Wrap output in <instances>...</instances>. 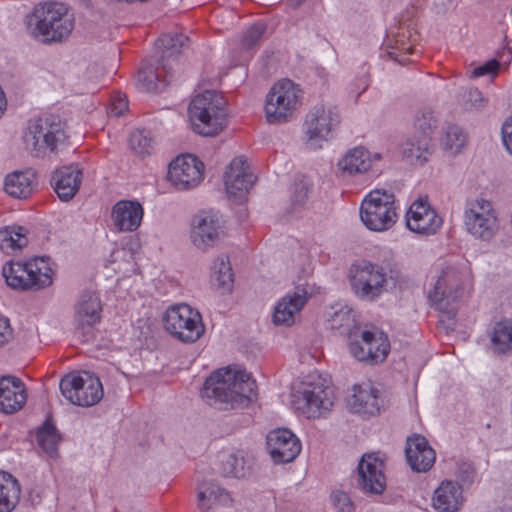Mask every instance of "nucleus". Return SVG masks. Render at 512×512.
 I'll list each match as a JSON object with an SVG mask.
<instances>
[{
	"label": "nucleus",
	"mask_w": 512,
	"mask_h": 512,
	"mask_svg": "<svg viewBox=\"0 0 512 512\" xmlns=\"http://www.w3.org/2000/svg\"><path fill=\"white\" fill-rule=\"evenodd\" d=\"M201 395L210 405L221 404L224 409L244 408L256 399V383L249 373L227 367L207 378Z\"/></svg>",
	"instance_id": "1"
},
{
	"label": "nucleus",
	"mask_w": 512,
	"mask_h": 512,
	"mask_svg": "<svg viewBox=\"0 0 512 512\" xmlns=\"http://www.w3.org/2000/svg\"><path fill=\"white\" fill-rule=\"evenodd\" d=\"M74 23V15L68 7L56 2L35 6L25 18L28 34L44 44L61 43L68 39Z\"/></svg>",
	"instance_id": "2"
},
{
	"label": "nucleus",
	"mask_w": 512,
	"mask_h": 512,
	"mask_svg": "<svg viewBox=\"0 0 512 512\" xmlns=\"http://www.w3.org/2000/svg\"><path fill=\"white\" fill-rule=\"evenodd\" d=\"M472 283L470 265L466 261L447 265L441 271L428 297L442 313L441 321L453 320L456 307L453 305L462 299Z\"/></svg>",
	"instance_id": "3"
},
{
	"label": "nucleus",
	"mask_w": 512,
	"mask_h": 512,
	"mask_svg": "<svg viewBox=\"0 0 512 512\" xmlns=\"http://www.w3.org/2000/svg\"><path fill=\"white\" fill-rule=\"evenodd\" d=\"M227 102L222 94L207 90L196 95L188 106L193 130L202 136H215L227 122Z\"/></svg>",
	"instance_id": "4"
},
{
	"label": "nucleus",
	"mask_w": 512,
	"mask_h": 512,
	"mask_svg": "<svg viewBox=\"0 0 512 512\" xmlns=\"http://www.w3.org/2000/svg\"><path fill=\"white\" fill-rule=\"evenodd\" d=\"M66 140L65 123L54 115L32 121L24 136L26 148L36 157L45 155L47 151H58Z\"/></svg>",
	"instance_id": "5"
},
{
	"label": "nucleus",
	"mask_w": 512,
	"mask_h": 512,
	"mask_svg": "<svg viewBox=\"0 0 512 512\" xmlns=\"http://www.w3.org/2000/svg\"><path fill=\"white\" fill-rule=\"evenodd\" d=\"M8 286L15 290H39L52 284L53 271L43 258L21 263L9 261L2 268Z\"/></svg>",
	"instance_id": "6"
},
{
	"label": "nucleus",
	"mask_w": 512,
	"mask_h": 512,
	"mask_svg": "<svg viewBox=\"0 0 512 512\" xmlns=\"http://www.w3.org/2000/svg\"><path fill=\"white\" fill-rule=\"evenodd\" d=\"M360 217L371 231L383 232L391 229L398 218L394 194L384 189L370 191L362 201Z\"/></svg>",
	"instance_id": "7"
},
{
	"label": "nucleus",
	"mask_w": 512,
	"mask_h": 512,
	"mask_svg": "<svg viewBox=\"0 0 512 512\" xmlns=\"http://www.w3.org/2000/svg\"><path fill=\"white\" fill-rule=\"evenodd\" d=\"M163 322L166 331L183 343H194L205 332L201 314L185 303L170 306L163 316Z\"/></svg>",
	"instance_id": "8"
},
{
	"label": "nucleus",
	"mask_w": 512,
	"mask_h": 512,
	"mask_svg": "<svg viewBox=\"0 0 512 512\" xmlns=\"http://www.w3.org/2000/svg\"><path fill=\"white\" fill-rule=\"evenodd\" d=\"M301 104V89L291 80L276 82L266 96L265 114L270 124L289 121Z\"/></svg>",
	"instance_id": "9"
},
{
	"label": "nucleus",
	"mask_w": 512,
	"mask_h": 512,
	"mask_svg": "<svg viewBox=\"0 0 512 512\" xmlns=\"http://www.w3.org/2000/svg\"><path fill=\"white\" fill-rule=\"evenodd\" d=\"M59 386L62 395L70 403L82 407L97 404L104 395L101 381L90 372L65 375Z\"/></svg>",
	"instance_id": "10"
},
{
	"label": "nucleus",
	"mask_w": 512,
	"mask_h": 512,
	"mask_svg": "<svg viewBox=\"0 0 512 512\" xmlns=\"http://www.w3.org/2000/svg\"><path fill=\"white\" fill-rule=\"evenodd\" d=\"M390 279L383 266L364 261L355 266L351 287L359 299L372 302L387 292Z\"/></svg>",
	"instance_id": "11"
},
{
	"label": "nucleus",
	"mask_w": 512,
	"mask_h": 512,
	"mask_svg": "<svg viewBox=\"0 0 512 512\" xmlns=\"http://www.w3.org/2000/svg\"><path fill=\"white\" fill-rule=\"evenodd\" d=\"M464 224L471 235L482 240H490L499 227L492 203L483 198L467 202Z\"/></svg>",
	"instance_id": "12"
},
{
	"label": "nucleus",
	"mask_w": 512,
	"mask_h": 512,
	"mask_svg": "<svg viewBox=\"0 0 512 512\" xmlns=\"http://www.w3.org/2000/svg\"><path fill=\"white\" fill-rule=\"evenodd\" d=\"M292 396L295 408L307 418L322 416L334 403L332 390L322 383H303Z\"/></svg>",
	"instance_id": "13"
},
{
	"label": "nucleus",
	"mask_w": 512,
	"mask_h": 512,
	"mask_svg": "<svg viewBox=\"0 0 512 512\" xmlns=\"http://www.w3.org/2000/svg\"><path fill=\"white\" fill-rule=\"evenodd\" d=\"M339 122V113L335 106H315L305 120L309 145L314 149L320 148V143L329 139L332 130Z\"/></svg>",
	"instance_id": "14"
},
{
	"label": "nucleus",
	"mask_w": 512,
	"mask_h": 512,
	"mask_svg": "<svg viewBox=\"0 0 512 512\" xmlns=\"http://www.w3.org/2000/svg\"><path fill=\"white\" fill-rule=\"evenodd\" d=\"M223 235L224 221L218 212L202 211L193 217L190 238L198 249L213 247Z\"/></svg>",
	"instance_id": "15"
},
{
	"label": "nucleus",
	"mask_w": 512,
	"mask_h": 512,
	"mask_svg": "<svg viewBox=\"0 0 512 512\" xmlns=\"http://www.w3.org/2000/svg\"><path fill=\"white\" fill-rule=\"evenodd\" d=\"M204 164L195 156H178L168 169V180L178 190L196 187L203 179Z\"/></svg>",
	"instance_id": "16"
},
{
	"label": "nucleus",
	"mask_w": 512,
	"mask_h": 512,
	"mask_svg": "<svg viewBox=\"0 0 512 512\" xmlns=\"http://www.w3.org/2000/svg\"><path fill=\"white\" fill-rule=\"evenodd\" d=\"M102 304L99 295L93 291L81 293L75 304L74 327L76 333L87 341L93 326L101 319Z\"/></svg>",
	"instance_id": "17"
},
{
	"label": "nucleus",
	"mask_w": 512,
	"mask_h": 512,
	"mask_svg": "<svg viewBox=\"0 0 512 512\" xmlns=\"http://www.w3.org/2000/svg\"><path fill=\"white\" fill-rule=\"evenodd\" d=\"M358 485L371 494H381L385 490L384 460L379 453L364 454L358 464Z\"/></svg>",
	"instance_id": "18"
},
{
	"label": "nucleus",
	"mask_w": 512,
	"mask_h": 512,
	"mask_svg": "<svg viewBox=\"0 0 512 512\" xmlns=\"http://www.w3.org/2000/svg\"><path fill=\"white\" fill-rule=\"evenodd\" d=\"M442 218L427 200L414 201L406 213L407 228L420 235H433L442 226Z\"/></svg>",
	"instance_id": "19"
},
{
	"label": "nucleus",
	"mask_w": 512,
	"mask_h": 512,
	"mask_svg": "<svg viewBox=\"0 0 512 512\" xmlns=\"http://www.w3.org/2000/svg\"><path fill=\"white\" fill-rule=\"evenodd\" d=\"M267 449L276 464L293 461L301 451L299 439L288 429H276L267 435Z\"/></svg>",
	"instance_id": "20"
},
{
	"label": "nucleus",
	"mask_w": 512,
	"mask_h": 512,
	"mask_svg": "<svg viewBox=\"0 0 512 512\" xmlns=\"http://www.w3.org/2000/svg\"><path fill=\"white\" fill-rule=\"evenodd\" d=\"M256 177L242 158H234L224 176L225 188L230 197L242 199L252 187Z\"/></svg>",
	"instance_id": "21"
},
{
	"label": "nucleus",
	"mask_w": 512,
	"mask_h": 512,
	"mask_svg": "<svg viewBox=\"0 0 512 512\" xmlns=\"http://www.w3.org/2000/svg\"><path fill=\"white\" fill-rule=\"evenodd\" d=\"M310 294L307 284L296 285L294 292L284 296L275 306L273 322L276 325H292L295 314L304 307Z\"/></svg>",
	"instance_id": "22"
},
{
	"label": "nucleus",
	"mask_w": 512,
	"mask_h": 512,
	"mask_svg": "<svg viewBox=\"0 0 512 512\" xmlns=\"http://www.w3.org/2000/svg\"><path fill=\"white\" fill-rule=\"evenodd\" d=\"M405 454L410 468L416 472L428 471L436 459V453L427 439L419 434L407 438Z\"/></svg>",
	"instance_id": "23"
},
{
	"label": "nucleus",
	"mask_w": 512,
	"mask_h": 512,
	"mask_svg": "<svg viewBox=\"0 0 512 512\" xmlns=\"http://www.w3.org/2000/svg\"><path fill=\"white\" fill-rule=\"evenodd\" d=\"M143 215L142 205L133 200H120L111 211L113 225L120 232L136 231L141 225Z\"/></svg>",
	"instance_id": "24"
},
{
	"label": "nucleus",
	"mask_w": 512,
	"mask_h": 512,
	"mask_svg": "<svg viewBox=\"0 0 512 512\" xmlns=\"http://www.w3.org/2000/svg\"><path fill=\"white\" fill-rule=\"evenodd\" d=\"M234 499L230 491L214 481H204L197 486V505L203 512H211L214 508L230 507Z\"/></svg>",
	"instance_id": "25"
},
{
	"label": "nucleus",
	"mask_w": 512,
	"mask_h": 512,
	"mask_svg": "<svg viewBox=\"0 0 512 512\" xmlns=\"http://www.w3.org/2000/svg\"><path fill=\"white\" fill-rule=\"evenodd\" d=\"M82 170L77 165L57 169L51 177V185L61 201H70L82 183Z\"/></svg>",
	"instance_id": "26"
},
{
	"label": "nucleus",
	"mask_w": 512,
	"mask_h": 512,
	"mask_svg": "<svg viewBox=\"0 0 512 512\" xmlns=\"http://www.w3.org/2000/svg\"><path fill=\"white\" fill-rule=\"evenodd\" d=\"M27 395L23 382L16 377L3 376L0 379V410L11 414L26 403Z\"/></svg>",
	"instance_id": "27"
},
{
	"label": "nucleus",
	"mask_w": 512,
	"mask_h": 512,
	"mask_svg": "<svg viewBox=\"0 0 512 512\" xmlns=\"http://www.w3.org/2000/svg\"><path fill=\"white\" fill-rule=\"evenodd\" d=\"M326 323L329 329L339 331L341 335L356 336L360 327L356 323L355 313L347 305L334 304L325 313Z\"/></svg>",
	"instance_id": "28"
},
{
	"label": "nucleus",
	"mask_w": 512,
	"mask_h": 512,
	"mask_svg": "<svg viewBox=\"0 0 512 512\" xmlns=\"http://www.w3.org/2000/svg\"><path fill=\"white\" fill-rule=\"evenodd\" d=\"M253 464L245 451L238 450L221 456L218 472L226 478L245 479L252 474Z\"/></svg>",
	"instance_id": "29"
},
{
	"label": "nucleus",
	"mask_w": 512,
	"mask_h": 512,
	"mask_svg": "<svg viewBox=\"0 0 512 512\" xmlns=\"http://www.w3.org/2000/svg\"><path fill=\"white\" fill-rule=\"evenodd\" d=\"M348 405L354 413L374 416L380 410L378 390L370 383L355 385Z\"/></svg>",
	"instance_id": "30"
},
{
	"label": "nucleus",
	"mask_w": 512,
	"mask_h": 512,
	"mask_svg": "<svg viewBox=\"0 0 512 512\" xmlns=\"http://www.w3.org/2000/svg\"><path fill=\"white\" fill-rule=\"evenodd\" d=\"M462 503L461 487L452 481H443L432 498V505L439 512H457Z\"/></svg>",
	"instance_id": "31"
},
{
	"label": "nucleus",
	"mask_w": 512,
	"mask_h": 512,
	"mask_svg": "<svg viewBox=\"0 0 512 512\" xmlns=\"http://www.w3.org/2000/svg\"><path fill=\"white\" fill-rule=\"evenodd\" d=\"M433 151L432 139L428 136L413 135L401 145V155L410 165H423Z\"/></svg>",
	"instance_id": "32"
},
{
	"label": "nucleus",
	"mask_w": 512,
	"mask_h": 512,
	"mask_svg": "<svg viewBox=\"0 0 512 512\" xmlns=\"http://www.w3.org/2000/svg\"><path fill=\"white\" fill-rule=\"evenodd\" d=\"M489 349L494 355L512 353V319L504 318L493 325L489 332Z\"/></svg>",
	"instance_id": "33"
},
{
	"label": "nucleus",
	"mask_w": 512,
	"mask_h": 512,
	"mask_svg": "<svg viewBox=\"0 0 512 512\" xmlns=\"http://www.w3.org/2000/svg\"><path fill=\"white\" fill-rule=\"evenodd\" d=\"M372 156L370 152L363 147L350 149L337 163L338 169L343 173L356 174L363 173L370 169Z\"/></svg>",
	"instance_id": "34"
},
{
	"label": "nucleus",
	"mask_w": 512,
	"mask_h": 512,
	"mask_svg": "<svg viewBox=\"0 0 512 512\" xmlns=\"http://www.w3.org/2000/svg\"><path fill=\"white\" fill-rule=\"evenodd\" d=\"M361 329L357 332L356 336L348 337V348L350 354L360 362H370V363H378L382 362L390 349V345H386L385 343H380L378 346V350L374 355L372 354L371 347H367L362 343V338L360 337Z\"/></svg>",
	"instance_id": "35"
},
{
	"label": "nucleus",
	"mask_w": 512,
	"mask_h": 512,
	"mask_svg": "<svg viewBox=\"0 0 512 512\" xmlns=\"http://www.w3.org/2000/svg\"><path fill=\"white\" fill-rule=\"evenodd\" d=\"M21 486L10 473L0 471V512H12L20 501Z\"/></svg>",
	"instance_id": "36"
},
{
	"label": "nucleus",
	"mask_w": 512,
	"mask_h": 512,
	"mask_svg": "<svg viewBox=\"0 0 512 512\" xmlns=\"http://www.w3.org/2000/svg\"><path fill=\"white\" fill-rule=\"evenodd\" d=\"M36 440L39 448L49 458L58 457V446L62 440L55 425L47 419L37 430Z\"/></svg>",
	"instance_id": "37"
},
{
	"label": "nucleus",
	"mask_w": 512,
	"mask_h": 512,
	"mask_svg": "<svg viewBox=\"0 0 512 512\" xmlns=\"http://www.w3.org/2000/svg\"><path fill=\"white\" fill-rule=\"evenodd\" d=\"M33 179L34 175L30 171L13 172L5 178V191L14 198H27L33 191Z\"/></svg>",
	"instance_id": "38"
},
{
	"label": "nucleus",
	"mask_w": 512,
	"mask_h": 512,
	"mask_svg": "<svg viewBox=\"0 0 512 512\" xmlns=\"http://www.w3.org/2000/svg\"><path fill=\"white\" fill-rule=\"evenodd\" d=\"M162 71H165V66L161 69L152 65L142 67L137 76L138 87L145 92L162 91L168 84L166 77L161 78Z\"/></svg>",
	"instance_id": "39"
},
{
	"label": "nucleus",
	"mask_w": 512,
	"mask_h": 512,
	"mask_svg": "<svg viewBox=\"0 0 512 512\" xmlns=\"http://www.w3.org/2000/svg\"><path fill=\"white\" fill-rule=\"evenodd\" d=\"M410 33L408 30L400 28V31L389 39L386 43V53L388 57L400 64L404 63V59L400 58L402 55L412 53V46L409 43Z\"/></svg>",
	"instance_id": "40"
},
{
	"label": "nucleus",
	"mask_w": 512,
	"mask_h": 512,
	"mask_svg": "<svg viewBox=\"0 0 512 512\" xmlns=\"http://www.w3.org/2000/svg\"><path fill=\"white\" fill-rule=\"evenodd\" d=\"M27 243L28 239L23 227H6L4 230L0 231V249L2 251H19L25 247Z\"/></svg>",
	"instance_id": "41"
},
{
	"label": "nucleus",
	"mask_w": 512,
	"mask_h": 512,
	"mask_svg": "<svg viewBox=\"0 0 512 512\" xmlns=\"http://www.w3.org/2000/svg\"><path fill=\"white\" fill-rule=\"evenodd\" d=\"M467 144V135L463 129L455 124H449L445 127L441 138L442 147L451 154H458Z\"/></svg>",
	"instance_id": "42"
},
{
	"label": "nucleus",
	"mask_w": 512,
	"mask_h": 512,
	"mask_svg": "<svg viewBox=\"0 0 512 512\" xmlns=\"http://www.w3.org/2000/svg\"><path fill=\"white\" fill-rule=\"evenodd\" d=\"M212 278L223 292L231 291L233 286V273L227 258L218 257L212 266Z\"/></svg>",
	"instance_id": "43"
},
{
	"label": "nucleus",
	"mask_w": 512,
	"mask_h": 512,
	"mask_svg": "<svg viewBox=\"0 0 512 512\" xmlns=\"http://www.w3.org/2000/svg\"><path fill=\"white\" fill-rule=\"evenodd\" d=\"M457 103L464 111H480L486 106L487 99L480 90L470 87L461 89Z\"/></svg>",
	"instance_id": "44"
},
{
	"label": "nucleus",
	"mask_w": 512,
	"mask_h": 512,
	"mask_svg": "<svg viewBox=\"0 0 512 512\" xmlns=\"http://www.w3.org/2000/svg\"><path fill=\"white\" fill-rule=\"evenodd\" d=\"M188 42L189 38L181 33L165 34L158 40L159 45L164 49L163 58L180 53L183 48L188 46Z\"/></svg>",
	"instance_id": "45"
},
{
	"label": "nucleus",
	"mask_w": 512,
	"mask_h": 512,
	"mask_svg": "<svg viewBox=\"0 0 512 512\" xmlns=\"http://www.w3.org/2000/svg\"><path fill=\"white\" fill-rule=\"evenodd\" d=\"M413 124L416 132L420 134L419 136H428L431 138L437 126V120L432 110L421 109L416 112Z\"/></svg>",
	"instance_id": "46"
},
{
	"label": "nucleus",
	"mask_w": 512,
	"mask_h": 512,
	"mask_svg": "<svg viewBox=\"0 0 512 512\" xmlns=\"http://www.w3.org/2000/svg\"><path fill=\"white\" fill-rule=\"evenodd\" d=\"M129 143L131 149L139 155H148L152 150V138L146 130H134L130 134Z\"/></svg>",
	"instance_id": "47"
},
{
	"label": "nucleus",
	"mask_w": 512,
	"mask_h": 512,
	"mask_svg": "<svg viewBox=\"0 0 512 512\" xmlns=\"http://www.w3.org/2000/svg\"><path fill=\"white\" fill-rule=\"evenodd\" d=\"M265 32V26L262 23L252 25L245 32L242 39V46L245 49H251L261 39Z\"/></svg>",
	"instance_id": "48"
},
{
	"label": "nucleus",
	"mask_w": 512,
	"mask_h": 512,
	"mask_svg": "<svg viewBox=\"0 0 512 512\" xmlns=\"http://www.w3.org/2000/svg\"><path fill=\"white\" fill-rule=\"evenodd\" d=\"M331 500L336 512H354V504L346 492H333Z\"/></svg>",
	"instance_id": "49"
},
{
	"label": "nucleus",
	"mask_w": 512,
	"mask_h": 512,
	"mask_svg": "<svg viewBox=\"0 0 512 512\" xmlns=\"http://www.w3.org/2000/svg\"><path fill=\"white\" fill-rule=\"evenodd\" d=\"M360 337L362 338V343L366 345L367 347H371L372 352H376L378 350V346H380V343H385L386 345H389L387 337L383 333H373L370 331H362L360 333ZM373 355L375 353H372Z\"/></svg>",
	"instance_id": "50"
},
{
	"label": "nucleus",
	"mask_w": 512,
	"mask_h": 512,
	"mask_svg": "<svg viewBox=\"0 0 512 512\" xmlns=\"http://www.w3.org/2000/svg\"><path fill=\"white\" fill-rule=\"evenodd\" d=\"M499 68V61L496 59H491L484 63L483 65L474 68L471 72V78H479L486 75L495 76L497 75Z\"/></svg>",
	"instance_id": "51"
},
{
	"label": "nucleus",
	"mask_w": 512,
	"mask_h": 512,
	"mask_svg": "<svg viewBox=\"0 0 512 512\" xmlns=\"http://www.w3.org/2000/svg\"><path fill=\"white\" fill-rule=\"evenodd\" d=\"M13 339V329L10 320L0 314V347L8 344Z\"/></svg>",
	"instance_id": "52"
},
{
	"label": "nucleus",
	"mask_w": 512,
	"mask_h": 512,
	"mask_svg": "<svg viewBox=\"0 0 512 512\" xmlns=\"http://www.w3.org/2000/svg\"><path fill=\"white\" fill-rule=\"evenodd\" d=\"M128 109V100L124 94L117 93L112 97L111 113L121 116Z\"/></svg>",
	"instance_id": "53"
},
{
	"label": "nucleus",
	"mask_w": 512,
	"mask_h": 512,
	"mask_svg": "<svg viewBox=\"0 0 512 512\" xmlns=\"http://www.w3.org/2000/svg\"><path fill=\"white\" fill-rule=\"evenodd\" d=\"M310 186L307 182L301 181L295 185V190L292 195V202L297 205H302L308 198Z\"/></svg>",
	"instance_id": "54"
},
{
	"label": "nucleus",
	"mask_w": 512,
	"mask_h": 512,
	"mask_svg": "<svg viewBox=\"0 0 512 512\" xmlns=\"http://www.w3.org/2000/svg\"><path fill=\"white\" fill-rule=\"evenodd\" d=\"M476 472L474 467L469 463H462L458 469V477L460 481L469 486L474 482Z\"/></svg>",
	"instance_id": "55"
},
{
	"label": "nucleus",
	"mask_w": 512,
	"mask_h": 512,
	"mask_svg": "<svg viewBox=\"0 0 512 512\" xmlns=\"http://www.w3.org/2000/svg\"><path fill=\"white\" fill-rule=\"evenodd\" d=\"M502 140L507 151L512 155V117L502 125Z\"/></svg>",
	"instance_id": "56"
},
{
	"label": "nucleus",
	"mask_w": 512,
	"mask_h": 512,
	"mask_svg": "<svg viewBox=\"0 0 512 512\" xmlns=\"http://www.w3.org/2000/svg\"><path fill=\"white\" fill-rule=\"evenodd\" d=\"M7 108V100L4 91L0 87V118L4 115Z\"/></svg>",
	"instance_id": "57"
},
{
	"label": "nucleus",
	"mask_w": 512,
	"mask_h": 512,
	"mask_svg": "<svg viewBox=\"0 0 512 512\" xmlns=\"http://www.w3.org/2000/svg\"><path fill=\"white\" fill-rule=\"evenodd\" d=\"M368 87V83L366 81H363V86H362V89L360 92H358L357 96H356V101L358 100L359 96L361 95L362 92H364Z\"/></svg>",
	"instance_id": "58"
},
{
	"label": "nucleus",
	"mask_w": 512,
	"mask_h": 512,
	"mask_svg": "<svg viewBox=\"0 0 512 512\" xmlns=\"http://www.w3.org/2000/svg\"><path fill=\"white\" fill-rule=\"evenodd\" d=\"M290 3L294 6H299L300 4H302L305 0H289Z\"/></svg>",
	"instance_id": "59"
},
{
	"label": "nucleus",
	"mask_w": 512,
	"mask_h": 512,
	"mask_svg": "<svg viewBox=\"0 0 512 512\" xmlns=\"http://www.w3.org/2000/svg\"><path fill=\"white\" fill-rule=\"evenodd\" d=\"M380 158H381V155H380V154H378V153H376V154H374V156H373V158H372V161H373V160H379Z\"/></svg>",
	"instance_id": "60"
}]
</instances>
